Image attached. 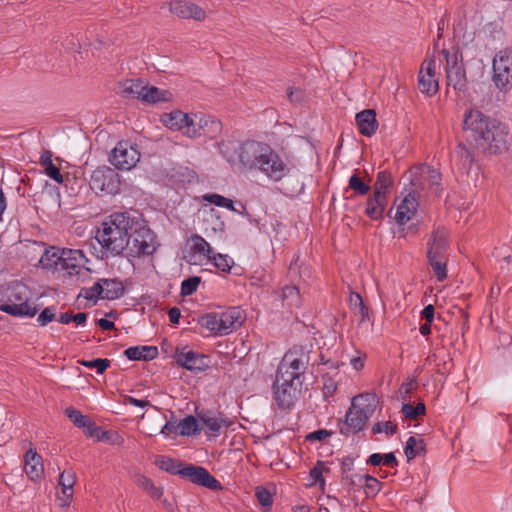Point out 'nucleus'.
<instances>
[{"instance_id":"nucleus-34","label":"nucleus","mask_w":512,"mask_h":512,"mask_svg":"<svg viewBox=\"0 0 512 512\" xmlns=\"http://www.w3.org/2000/svg\"><path fill=\"white\" fill-rule=\"evenodd\" d=\"M452 158L457 162L459 168L466 172L470 170L474 162L473 153L462 142L455 147Z\"/></svg>"},{"instance_id":"nucleus-3","label":"nucleus","mask_w":512,"mask_h":512,"mask_svg":"<svg viewBox=\"0 0 512 512\" xmlns=\"http://www.w3.org/2000/svg\"><path fill=\"white\" fill-rule=\"evenodd\" d=\"M31 292L24 283L13 281L0 286V311L14 317H34L38 308L29 304Z\"/></svg>"},{"instance_id":"nucleus-41","label":"nucleus","mask_w":512,"mask_h":512,"mask_svg":"<svg viewBox=\"0 0 512 512\" xmlns=\"http://www.w3.org/2000/svg\"><path fill=\"white\" fill-rule=\"evenodd\" d=\"M220 154L229 162L234 163L236 154L239 155L240 144L235 140H221L216 143Z\"/></svg>"},{"instance_id":"nucleus-55","label":"nucleus","mask_w":512,"mask_h":512,"mask_svg":"<svg viewBox=\"0 0 512 512\" xmlns=\"http://www.w3.org/2000/svg\"><path fill=\"white\" fill-rule=\"evenodd\" d=\"M65 415L77 428L84 427L86 425V421L89 419L88 416L83 415L79 410L72 406L65 409Z\"/></svg>"},{"instance_id":"nucleus-38","label":"nucleus","mask_w":512,"mask_h":512,"mask_svg":"<svg viewBox=\"0 0 512 512\" xmlns=\"http://www.w3.org/2000/svg\"><path fill=\"white\" fill-rule=\"evenodd\" d=\"M40 164L44 167L45 173L55 182L61 184L64 179L58 167L53 164L52 153L48 150L44 151L40 157Z\"/></svg>"},{"instance_id":"nucleus-14","label":"nucleus","mask_w":512,"mask_h":512,"mask_svg":"<svg viewBox=\"0 0 512 512\" xmlns=\"http://www.w3.org/2000/svg\"><path fill=\"white\" fill-rule=\"evenodd\" d=\"M418 88L421 93L431 97L439 90L438 79L436 78V61L427 59L423 62L418 75Z\"/></svg>"},{"instance_id":"nucleus-29","label":"nucleus","mask_w":512,"mask_h":512,"mask_svg":"<svg viewBox=\"0 0 512 512\" xmlns=\"http://www.w3.org/2000/svg\"><path fill=\"white\" fill-rule=\"evenodd\" d=\"M124 355L130 361H150L158 356V348L156 346H132L124 351Z\"/></svg>"},{"instance_id":"nucleus-9","label":"nucleus","mask_w":512,"mask_h":512,"mask_svg":"<svg viewBox=\"0 0 512 512\" xmlns=\"http://www.w3.org/2000/svg\"><path fill=\"white\" fill-rule=\"evenodd\" d=\"M196 416L206 427L204 433L209 437L219 436L224 430H227L233 424V421L230 420L223 412L217 410H196Z\"/></svg>"},{"instance_id":"nucleus-45","label":"nucleus","mask_w":512,"mask_h":512,"mask_svg":"<svg viewBox=\"0 0 512 512\" xmlns=\"http://www.w3.org/2000/svg\"><path fill=\"white\" fill-rule=\"evenodd\" d=\"M192 246L191 250L194 253H199L207 259L212 255L213 249L211 245L200 235L194 234L191 236Z\"/></svg>"},{"instance_id":"nucleus-17","label":"nucleus","mask_w":512,"mask_h":512,"mask_svg":"<svg viewBox=\"0 0 512 512\" xmlns=\"http://www.w3.org/2000/svg\"><path fill=\"white\" fill-rule=\"evenodd\" d=\"M219 317L221 336L237 330L243 324L245 319L240 307H229L225 311L219 313Z\"/></svg>"},{"instance_id":"nucleus-57","label":"nucleus","mask_w":512,"mask_h":512,"mask_svg":"<svg viewBox=\"0 0 512 512\" xmlns=\"http://www.w3.org/2000/svg\"><path fill=\"white\" fill-rule=\"evenodd\" d=\"M255 496L263 508H270L273 504V496L270 490L263 486L256 487Z\"/></svg>"},{"instance_id":"nucleus-53","label":"nucleus","mask_w":512,"mask_h":512,"mask_svg":"<svg viewBox=\"0 0 512 512\" xmlns=\"http://www.w3.org/2000/svg\"><path fill=\"white\" fill-rule=\"evenodd\" d=\"M324 472L329 473L330 469L328 467H324V462L322 461H318L317 464L309 472L310 478L313 479V483L319 484L322 490L325 486V479L323 477Z\"/></svg>"},{"instance_id":"nucleus-11","label":"nucleus","mask_w":512,"mask_h":512,"mask_svg":"<svg viewBox=\"0 0 512 512\" xmlns=\"http://www.w3.org/2000/svg\"><path fill=\"white\" fill-rule=\"evenodd\" d=\"M176 363L191 372H202L209 368V357L205 354L188 349V346L177 347L175 351Z\"/></svg>"},{"instance_id":"nucleus-24","label":"nucleus","mask_w":512,"mask_h":512,"mask_svg":"<svg viewBox=\"0 0 512 512\" xmlns=\"http://www.w3.org/2000/svg\"><path fill=\"white\" fill-rule=\"evenodd\" d=\"M147 84L142 79H127L118 86V93L128 99H138L142 101V95L145 93Z\"/></svg>"},{"instance_id":"nucleus-51","label":"nucleus","mask_w":512,"mask_h":512,"mask_svg":"<svg viewBox=\"0 0 512 512\" xmlns=\"http://www.w3.org/2000/svg\"><path fill=\"white\" fill-rule=\"evenodd\" d=\"M428 262L438 281H444L447 277L446 258H428Z\"/></svg>"},{"instance_id":"nucleus-39","label":"nucleus","mask_w":512,"mask_h":512,"mask_svg":"<svg viewBox=\"0 0 512 512\" xmlns=\"http://www.w3.org/2000/svg\"><path fill=\"white\" fill-rule=\"evenodd\" d=\"M199 419L192 415H188L178 423V434L181 436L198 435L202 431V427L198 423Z\"/></svg>"},{"instance_id":"nucleus-58","label":"nucleus","mask_w":512,"mask_h":512,"mask_svg":"<svg viewBox=\"0 0 512 512\" xmlns=\"http://www.w3.org/2000/svg\"><path fill=\"white\" fill-rule=\"evenodd\" d=\"M56 306H48L44 308L38 315L37 323L39 326L44 327L56 319Z\"/></svg>"},{"instance_id":"nucleus-32","label":"nucleus","mask_w":512,"mask_h":512,"mask_svg":"<svg viewBox=\"0 0 512 512\" xmlns=\"http://www.w3.org/2000/svg\"><path fill=\"white\" fill-rule=\"evenodd\" d=\"M171 99L172 93L169 90L160 89L149 84H147L145 93L142 95V101L148 104L164 103Z\"/></svg>"},{"instance_id":"nucleus-62","label":"nucleus","mask_w":512,"mask_h":512,"mask_svg":"<svg viewBox=\"0 0 512 512\" xmlns=\"http://www.w3.org/2000/svg\"><path fill=\"white\" fill-rule=\"evenodd\" d=\"M288 99L293 104H301L306 97L305 91L301 88H288L287 91Z\"/></svg>"},{"instance_id":"nucleus-30","label":"nucleus","mask_w":512,"mask_h":512,"mask_svg":"<svg viewBox=\"0 0 512 512\" xmlns=\"http://www.w3.org/2000/svg\"><path fill=\"white\" fill-rule=\"evenodd\" d=\"M282 306L289 311L299 309L302 305V298L299 288L295 285H285L280 291Z\"/></svg>"},{"instance_id":"nucleus-47","label":"nucleus","mask_w":512,"mask_h":512,"mask_svg":"<svg viewBox=\"0 0 512 512\" xmlns=\"http://www.w3.org/2000/svg\"><path fill=\"white\" fill-rule=\"evenodd\" d=\"M103 292V284L101 283V279H99L92 287L82 288L78 297L83 296L86 300L96 303L97 300L104 299Z\"/></svg>"},{"instance_id":"nucleus-61","label":"nucleus","mask_w":512,"mask_h":512,"mask_svg":"<svg viewBox=\"0 0 512 512\" xmlns=\"http://www.w3.org/2000/svg\"><path fill=\"white\" fill-rule=\"evenodd\" d=\"M423 174H426V180L429 182L431 186H439L441 183V173L434 168L429 166H425L422 171Z\"/></svg>"},{"instance_id":"nucleus-28","label":"nucleus","mask_w":512,"mask_h":512,"mask_svg":"<svg viewBox=\"0 0 512 512\" xmlns=\"http://www.w3.org/2000/svg\"><path fill=\"white\" fill-rule=\"evenodd\" d=\"M418 207L417 199L408 194L397 207L395 220L399 225L406 224L412 216L416 213Z\"/></svg>"},{"instance_id":"nucleus-4","label":"nucleus","mask_w":512,"mask_h":512,"mask_svg":"<svg viewBox=\"0 0 512 512\" xmlns=\"http://www.w3.org/2000/svg\"><path fill=\"white\" fill-rule=\"evenodd\" d=\"M155 233L137 217H133V224L129 230V244L125 251L128 257L139 258L142 256H151L157 250Z\"/></svg>"},{"instance_id":"nucleus-44","label":"nucleus","mask_w":512,"mask_h":512,"mask_svg":"<svg viewBox=\"0 0 512 512\" xmlns=\"http://www.w3.org/2000/svg\"><path fill=\"white\" fill-rule=\"evenodd\" d=\"M219 313H207L199 317L198 324L216 335L221 336Z\"/></svg>"},{"instance_id":"nucleus-27","label":"nucleus","mask_w":512,"mask_h":512,"mask_svg":"<svg viewBox=\"0 0 512 512\" xmlns=\"http://www.w3.org/2000/svg\"><path fill=\"white\" fill-rule=\"evenodd\" d=\"M196 129L197 132L201 133L196 137L205 136L208 138H214L221 132L222 123L212 116L197 117Z\"/></svg>"},{"instance_id":"nucleus-54","label":"nucleus","mask_w":512,"mask_h":512,"mask_svg":"<svg viewBox=\"0 0 512 512\" xmlns=\"http://www.w3.org/2000/svg\"><path fill=\"white\" fill-rule=\"evenodd\" d=\"M200 283L201 277L199 276H190L184 279L181 283L180 295L186 297L194 294Z\"/></svg>"},{"instance_id":"nucleus-33","label":"nucleus","mask_w":512,"mask_h":512,"mask_svg":"<svg viewBox=\"0 0 512 512\" xmlns=\"http://www.w3.org/2000/svg\"><path fill=\"white\" fill-rule=\"evenodd\" d=\"M101 283L104 288V299L115 300L121 298L125 293V287L121 280L117 278L108 279L101 278Z\"/></svg>"},{"instance_id":"nucleus-7","label":"nucleus","mask_w":512,"mask_h":512,"mask_svg":"<svg viewBox=\"0 0 512 512\" xmlns=\"http://www.w3.org/2000/svg\"><path fill=\"white\" fill-rule=\"evenodd\" d=\"M140 156L137 144L120 141L111 151L109 161L116 169L130 170L139 162Z\"/></svg>"},{"instance_id":"nucleus-37","label":"nucleus","mask_w":512,"mask_h":512,"mask_svg":"<svg viewBox=\"0 0 512 512\" xmlns=\"http://www.w3.org/2000/svg\"><path fill=\"white\" fill-rule=\"evenodd\" d=\"M280 363L285 364L287 368L294 371L293 373L298 374L303 378V375L306 371V363L303 361L302 357L297 356L296 350H289L284 355Z\"/></svg>"},{"instance_id":"nucleus-19","label":"nucleus","mask_w":512,"mask_h":512,"mask_svg":"<svg viewBox=\"0 0 512 512\" xmlns=\"http://www.w3.org/2000/svg\"><path fill=\"white\" fill-rule=\"evenodd\" d=\"M62 264L60 269L66 270L70 275L78 274L80 269L84 267L87 259L80 249H62Z\"/></svg>"},{"instance_id":"nucleus-13","label":"nucleus","mask_w":512,"mask_h":512,"mask_svg":"<svg viewBox=\"0 0 512 512\" xmlns=\"http://www.w3.org/2000/svg\"><path fill=\"white\" fill-rule=\"evenodd\" d=\"M301 382L293 384L273 383V398L279 409H291L301 393Z\"/></svg>"},{"instance_id":"nucleus-5","label":"nucleus","mask_w":512,"mask_h":512,"mask_svg":"<svg viewBox=\"0 0 512 512\" xmlns=\"http://www.w3.org/2000/svg\"><path fill=\"white\" fill-rule=\"evenodd\" d=\"M493 82L500 91L512 88V48L500 50L493 59Z\"/></svg>"},{"instance_id":"nucleus-8","label":"nucleus","mask_w":512,"mask_h":512,"mask_svg":"<svg viewBox=\"0 0 512 512\" xmlns=\"http://www.w3.org/2000/svg\"><path fill=\"white\" fill-rule=\"evenodd\" d=\"M446 58V79L447 85L452 86L456 91H464L467 88L466 71L462 63V54L454 53L450 56L449 51L443 50Z\"/></svg>"},{"instance_id":"nucleus-15","label":"nucleus","mask_w":512,"mask_h":512,"mask_svg":"<svg viewBox=\"0 0 512 512\" xmlns=\"http://www.w3.org/2000/svg\"><path fill=\"white\" fill-rule=\"evenodd\" d=\"M273 181H280L290 172L288 165L283 161L281 156L273 149L265 157V162L260 170Z\"/></svg>"},{"instance_id":"nucleus-59","label":"nucleus","mask_w":512,"mask_h":512,"mask_svg":"<svg viewBox=\"0 0 512 512\" xmlns=\"http://www.w3.org/2000/svg\"><path fill=\"white\" fill-rule=\"evenodd\" d=\"M323 381V396L325 399L332 397L337 391V382L328 374L322 376Z\"/></svg>"},{"instance_id":"nucleus-6","label":"nucleus","mask_w":512,"mask_h":512,"mask_svg":"<svg viewBox=\"0 0 512 512\" xmlns=\"http://www.w3.org/2000/svg\"><path fill=\"white\" fill-rule=\"evenodd\" d=\"M90 188L100 195H115L120 189L119 174L108 166L95 169L89 180Z\"/></svg>"},{"instance_id":"nucleus-1","label":"nucleus","mask_w":512,"mask_h":512,"mask_svg":"<svg viewBox=\"0 0 512 512\" xmlns=\"http://www.w3.org/2000/svg\"><path fill=\"white\" fill-rule=\"evenodd\" d=\"M462 129L466 141L484 153L498 154L508 149V127L478 109L465 111Z\"/></svg>"},{"instance_id":"nucleus-60","label":"nucleus","mask_w":512,"mask_h":512,"mask_svg":"<svg viewBox=\"0 0 512 512\" xmlns=\"http://www.w3.org/2000/svg\"><path fill=\"white\" fill-rule=\"evenodd\" d=\"M271 146L267 143L261 142L260 147L258 149V153L256 154V160L257 162L256 166H253V170H261L263 163L265 162V157L269 153V150H271Z\"/></svg>"},{"instance_id":"nucleus-23","label":"nucleus","mask_w":512,"mask_h":512,"mask_svg":"<svg viewBox=\"0 0 512 512\" xmlns=\"http://www.w3.org/2000/svg\"><path fill=\"white\" fill-rule=\"evenodd\" d=\"M260 141L247 140L239 146V162L242 166L249 170H253V166L257 165L256 154L260 147Z\"/></svg>"},{"instance_id":"nucleus-42","label":"nucleus","mask_w":512,"mask_h":512,"mask_svg":"<svg viewBox=\"0 0 512 512\" xmlns=\"http://www.w3.org/2000/svg\"><path fill=\"white\" fill-rule=\"evenodd\" d=\"M294 371L287 368L285 364H279L276 372L275 381L281 384H293L295 386V382L303 383V378L298 374L293 373Z\"/></svg>"},{"instance_id":"nucleus-25","label":"nucleus","mask_w":512,"mask_h":512,"mask_svg":"<svg viewBox=\"0 0 512 512\" xmlns=\"http://www.w3.org/2000/svg\"><path fill=\"white\" fill-rule=\"evenodd\" d=\"M25 472L32 481H38L43 476L42 457L33 449L25 454Z\"/></svg>"},{"instance_id":"nucleus-49","label":"nucleus","mask_w":512,"mask_h":512,"mask_svg":"<svg viewBox=\"0 0 512 512\" xmlns=\"http://www.w3.org/2000/svg\"><path fill=\"white\" fill-rule=\"evenodd\" d=\"M208 260L212 261L214 266L224 273H229L232 265L234 264L232 258H230L227 254L221 253L213 252Z\"/></svg>"},{"instance_id":"nucleus-40","label":"nucleus","mask_w":512,"mask_h":512,"mask_svg":"<svg viewBox=\"0 0 512 512\" xmlns=\"http://www.w3.org/2000/svg\"><path fill=\"white\" fill-rule=\"evenodd\" d=\"M75 484V474L72 471L64 470L59 477V485L62 488L64 504L69 505L73 497V486Z\"/></svg>"},{"instance_id":"nucleus-36","label":"nucleus","mask_w":512,"mask_h":512,"mask_svg":"<svg viewBox=\"0 0 512 512\" xmlns=\"http://www.w3.org/2000/svg\"><path fill=\"white\" fill-rule=\"evenodd\" d=\"M203 199L211 204H214L215 206L229 209V210L239 213L241 215H244V214L249 215L246 210V207L244 205L240 204L242 210L239 211L235 207L233 200L226 198L220 194H217V193L206 194L203 196Z\"/></svg>"},{"instance_id":"nucleus-46","label":"nucleus","mask_w":512,"mask_h":512,"mask_svg":"<svg viewBox=\"0 0 512 512\" xmlns=\"http://www.w3.org/2000/svg\"><path fill=\"white\" fill-rule=\"evenodd\" d=\"M137 485L146 491L153 499L158 500L163 495V489L161 487H156L153 481L144 475H140L138 477Z\"/></svg>"},{"instance_id":"nucleus-31","label":"nucleus","mask_w":512,"mask_h":512,"mask_svg":"<svg viewBox=\"0 0 512 512\" xmlns=\"http://www.w3.org/2000/svg\"><path fill=\"white\" fill-rule=\"evenodd\" d=\"M394 186V179L388 170H381L376 175V180L373 185V193L380 192L381 196L388 198Z\"/></svg>"},{"instance_id":"nucleus-35","label":"nucleus","mask_w":512,"mask_h":512,"mask_svg":"<svg viewBox=\"0 0 512 512\" xmlns=\"http://www.w3.org/2000/svg\"><path fill=\"white\" fill-rule=\"evenodd\" d=\"M62 249L57 247H50L45 251V253L40 258V263L46 269H53L56 271H60V267L62 264Z\"/></svg>"},{"instance_id":"nucleus-63","label":"nucleus","mask_w":512,"mask_h":512,"mask_svg":"<svg viewBox=\"0 0 512 512\" xmlns=\"http://www.w3.org/2000/svg\"><path fill=\"white\" fill-rule=\"evenodd\" d=\"M333 434L332 431L326 430V429H318L316 431H313L305 436V440L308 442H315V441H324L327 437H330Z\"/></svg>"},{"instance_id":"nucleus-48","label":"nucleus","mask_w":512,"mask_h":512,"mask_svg":"<svg viewBox=\"0 0 512 512\" xmlns=\"http://www.w3.org/2000/svg\"><path fill=\"white\" fill-rule=\"evenodd\" d=\"M365 480L364 490L368 498L375 497L382 488V483L374 476L365 474L359 477V481Z\"/></svg>"},{"instance_id":"nucleus-16","label":"nucleus","mask_w":512,"mask_h":512,"mask_svg":"<svg viewBox=\"0 0 512 512\" xmlns=\"http://www.w3.org/2000/svg\"><path fill=\"white\" fill-rule=\"evenodd\" d=\"M170 12L183 19L202 21L205 19V11L198 5L184 1L174 0L170 4Z\"/></svg>"},{"instance_id":"nucleus-2","label":"nucleus","mask_w":512,"mask_h":512,"mask_svg":"<svg viewBox=\"0 0 512 512\" xmlns=\"http://www.w3.org/2000/svg\"><path fill=\"white\" fill-rule=\"evenodd\" d=\"M133 216L129 212L110 214L97 228L95 239L101 245V259L123 255L129 244Z\"/></svg>"},{"instance_id":"nucleus-56","label":"nucleus","mask_w":512,"mask_h":512,"mask_svg":"<svg viewBox=\"0 0 512 512\" xmlns=\"http://www.w3.org/2000/svg\"><path fill=\"white\" fill-rule=\"evenodd\" d=\"M398 431V426L396 423L391 421L385 422H376L372 427L373 434H380L382 432L386 433L389 436H393Z\"/></svg>"},{"instance_id":"nucleus-21","label":"nucleus","mask_w":512,"mask_h":512,"mask_svg":"<svg viewBox=\"0 0 512 512\" xmlns=\"http://www.w3.org/2000/svg\"><path fill=\"white\" fill-rule=\"evenodd\" d=\"M379 404V398L374 392L361 393L352 398L351 406L371 418Z\"/></svg>"},{"instance_id":"nucleus-52","label":"nucleus","mask_w":512,"mask_h":512,"mask_svg":"<svg viewBox=\"0 0 512 512\" xmlns=\"http://www.w3.org/2000/svg\"><path fill=\"white\" fill-rule=\"evenodd\" d=\"M78 363L89 369H96L98 374H103L111 365L109 359L95 358L92 360H79Z\"/></svg>"},{"instance_id":"nucleus-10","label":"nucleus","mask_w":512,"mask_h":512,"mask_svg":"<svg viewBox=\"0 0 512 512\" xmlns=\"http://www.w3.org/2000/svg\"><path fill=\"white\" fill-rule=\"evenodd\" d=\"M181 477L189 480L191 483L205 487L212 491L222 490V484L210 472L202 467L188 464L182 468Z\"/></svg>"},{"instance_id":"nucleus-26","label":"nucleus","mask_w":512,"mask_h":512,"mask_svg":"<svg viewBox=\"0 0 512 512\" xmlns=\"http://www.w3.org/2000/svg\"><path fill=\"white\" fill-rule=\"evenodd\" d=\"M388 204V198L381 196L380 192L370 195L366 202L365 214L371 220H380Z\"/></svg>"},{"instance_id":"nucleus-43","label":"nucleus","mask_w":512,"mask_h":512,"mask_svg":"<svg viewBox=\"0 0 512 512\" xmlns=\"http://www.w3.org/2000/svg\"><path fill=\"white\" fill-rule=\"evenodd\" d=\"M155 464L163 471L172 474L181 476L182 473V463L172 459L167 456H159L155 460Z\"/></svg>"},{"instance_id":"nucleus-22","label":"nucleus","mask_w":512,"mask_h":512,"mask_svg":"<svg viewBox=\"0 0 512 512\" xmlns=\"http://www.w3.org/2000/svg\"><path fill=\"white\" fill-rule=\"evenodd\" d=\"M356 125L360 134L371 137L378 127L376 113L372 109H365L355 116Z\"/></svg>"},{"instance_id":"nucleus-18","label":"nucleus","mask_w":512,"mask_h":512,"mask_svg":"<svg viewBox=\"0 0 512 512\" xmlns=\"http://www.w3.org/2000/svg\"><path fill=\"white\" fill-rule=\"evenodd\" d=\"M427 258H446L448 248L447 231L445 228L435 229L427 243Z\"/></svg>"},{"instance_id":"nucleus-50","label":"nucleus","mask_w":512,"mask_h":512,"mask_svg":"<svg viewBox=\"0 0 512 512\" xmlns=\"http://www.w3.org/2000/svg\"><path fill=\"white\" fill-rule=\"evenodd\" d=\"M348 189L353 190L355 194L364 196L370 191L371 186L355 173L349 178Z\"/></svg>"},{"instance_id":"nucleus-64","label":"nucleus","mask_w":512,"mask_h":512,"mask_svg":"<svg viewBox=\"0 0 512 512\" xmlns=\"http://www.w3.org/2000/svg\"><path fill=\"white\" fill-rule=\"evenodd\" d=\"M420 439L421 438L417 439L414 436H410L407 439L406 445H405V448H404V453H405L408 461H410V460L415 458L414 447L420 445Z\"/></svg>"},{"instance_id":"nucleus-12","label":"nucleus","mask_w":512,"mask_h":512,"mask_svg":"<svg viewBox=\"0 0 512 512\" xmlns=\"http://www.w3.org/2000/svg\"><path fill=\"white\" fill-rule=\"evenodd\" d=\"M197 115L193 117L180 110H174L169 114H164L163 123L170 129L183 131L189 137H196L200 133L196 129Z\"/></svg>"},{"instance_id":"nucleus-20","label":"nucleus","mask_w":512,"mask_h":512,"mask_svg":"<svg viewBox=\"0 0 512 512\" xmlns=\"http://www.w3.org/2000/svg\"><path fill=\"white\" fill-rule=\"evenodd\" d=\"M369 419L370 418H365V414L360 413L359 410L351 406L346 412L344 424L340 428V433L346 436L355 434L363 430Z\"/></svg>"}]
</instances>
